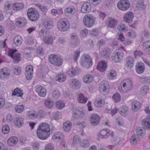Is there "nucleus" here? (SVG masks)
<instances>
[{
  "mask_svg": "<svg viewBox=\"0 0 150 150\" xmlns=\"http://www.w3.org/2000/svg\"><path fill=\"white\" fill-rule=\"evenodd\" d=\"M132 104V109L134 112H137L138 110L141 107V104L138 101H134Z\"/></svg>",
  "mask_w": 150,
  "mask_h": 150,
  "instance_id": "obj_34",
  "label": "nucleus"
},
{
  "mask_svg": "<svg viewBox=\"0 0 150 150\" xmlns=\"http://www.w3.org/2000/svg\"><path fill=\"white\" fill-rule=\"evenodd\" d=\"M24 7L22 3H16L14 4L13 8L14 10H18L22 9Z\"/></svg>",
  "mask_w": 150,
  "mask_h": 150,
  "instance_id": "obj_42",
  "label": "nucleus"
},
{
  "mask_svg": "<svg viewBox=\"0 0 150 150\" xmlns=\"http://www.w3.org/2000/svg\"><path fill=\"white\" fill-rule=\"evenodd\" d=\"M140 140V137L138 134H133L130 140V142L132 143H136Z\"/></svg>",
  "mask_w": 150,
  "mask_h": 150,
  "instance_id": "obj_41",
  "label": "nucleus"
},
{
  "mask_svg": "<svg viewBox=\"0 0 150 150\" xmlns=\"http://www.w3.org/2000/svg\"><path fill=\"white\" fill-rule=\"evenodd\" d=\"M27 15L29 19L33 22L38 20L39 17L38 11L35 8L29 9L27 11Z\"/></svg>",
  "mask_w": 150,
  "mask_h": 150,
  "instance_id": "obj_5",
  "label": "nucleus"
},
{
  "mask_svg": "<svg viewBox=\"0 0 150 150\" xmlns=\"http://www.w3.org/2000/svg\"><path fill=\"white\" fill-rule=\"evenodd\" d=\"M97 67L98 70L103 72L107 67L106 63L103 61H100L98 63Z\"/></svg>",
  "mask_w": 150,
  "mask_h": 150,
  "instance_id": "obj_27",
  "label": "nucleus"
},
{
  "mask_svg": "<svg viewBox=\"0 0 150 150\" xmlns=\"http://www.w3.org/2000/svg\"><path fill=\"white\" fill-rule=\"evenodd\" d=\"M116 72L114 70H111L107 74V78L109 79H113L116 76Z\"/></svg>",
  "mask_w": 150,
  "mask_h": 150,
  "instance_id": "obj_47",
  "label": "nucleus"
},
{
  "mask_svg": "<svg viewBox=\"0 0 150 150\" xmlns=\"http://www.w3.org/2000/svg\"><path fill=\"white\" fill-rule=\"evenodd\" d=\"M109 53L106 50H104L101 52V57L103 58H107L109 56Z\"/></svg>",
  "mask_w": 150,
  "mask_h": 150,
  "instance_id": "obj_62",
  "label": "nucleus"
},
{
  "mask_svg": "<svg viewBox=\"0 0 150 150\" xmlns=\"http://www.w3.org/2000/svg\"><path fill=\"white\" fill-rule=\"evenodd\" d=\"M117 28L119 31L121 32L126 30L127 28L124 24L121 23L118 25Z\"/></svg>",
  "mask_w": 150,
  "mask_h": 150,
  "instance_id": "obj_57",
  "label": "nucleus"
},
{
  "mask_svg": "<svg viewBox=\"0 0 150 150\" xmlns=\"http://www.w3.org/2000/svg\"><path fill=\"white\" fill-rule=\"evenodd\" d=\"M69 85L71 87L76 90L79 89L81 86L80 81L74 78L70 80Z\"/></svg>",
  "mask_w": 150,
  "mask_h": 150,
  "instance_id": "obj_18",
  "label": "nucleus"
},
{
  "mask_svg": "<svg viewBox=\"0 0 150 150\" xmlns=\"http://www.w3.org/2000/svg\"><path fill=\"white\" fill-rule=\"evenodd\" d=\"M142 124L146 129H150V117L144 119L142 122Z\"/></svg>",
  "mask_w": 150,
  "mask_h": 150,
  "instance_id": "obj_29",
  "label": "nucleus"
},
{
  "mask_svg": "<svg viewBox=\"0 0 150 150\" xmlns=\"http://www.w3.org/2000/svg\"><path fill=\"white\" fill-rule=\"evenodd\" d=\"M148 89V87L147 86H143L141 89L140 91L141 94L144 95L146 94L147 91Z\"/></svg>",
  "mask_w": 150,
  "mask_h": 150,
  "instance_id": "obj_60",
  "label": "nucleus"
},
{
  "mask_svg": "<svg viewBox=\"0 0 150 150\" xmlns=\"http://www.w3.org/2000/svg\"><path fill=\"white\" fill-rule=\"evenodd\" d=\"M35 91L38 93L40 96L44 97L46 95V90L41 86H37L35 87Z\"/></svg>",
  "mask_w": 150,
  "mask_h": 150,
  "instance_id": "obj_17",
  "label": "nucleus"
},
{
  "mask_svg": "<svg viewBox=\"0 0 150 150\" xmlns=\"http://www.w3.org/2000/svg\"><path fill=\"white\" fill-rule=\"evenodd\" d=\"M123 56L122 51L120 49H117L114 51L112 54V59L114 62H117L122 59Z\"/></svg>",
  "mask_w": 150,
  "mask_h": 150,
  "instance_id": "obj_9",
  "label": "nucleus"
},
{
  "mask_svg": "<svg viewBox=\"0 0 150 150\" xmlns=\"http://www.w3.org/2000/svg\"><path fill=\"white\" fill-rule=\"evenodd\" d=\"M46 113L44 110H40L38 113V118L39 119L42 118L46 116Z\"/></svg>",
  "mask_w": 150,
  "mask_h": 150,
  "instance_id": "obj_55",
  "label": "nucleus"
},
{
  "mask_svg": "<svg viewBox=\"0 0 150 150\" xmlns=\"http://www.w3.org/2000/svg\"><path fill=\"white\" fill-rule=\"evenodd\" d=\"M96 18L90 14L85 15L83 17V22L84 25L87 27H91L95 22Z\"/></svg>",
  "mask_w": 150,
  "mask_h": 150,
  "instance_id": "obj_2",
  "label": "nucleus"
},
{
  "mask_svg": "<svg viewBox=\"0 0 150 150\" xmlns=\"http://www.w3.org/2000/svg\"><path fill=\"white\" fill-rule=\"evenodd\" d=\"M127 35L131 38H135L136 35V34L133 30H130L127 32Z\"/></svg>",
  "mask_w": 150,
  "mask_h": 150,
  "instance_id": "obj_58",
  "label": "nucleus"
},
{
  "mask_svg": "<svg viewBox=\"0 0 150 150\" xmlns=\"http://www.w3.org/2000/svg\"><path fill=\"white\" fill-rule=\"evenodd\" d=\"M10 76V71L7 68L5 67L1 69L0 71V77L2 79L8 78Z\"/></svg>",
  "mask_w": 150,
  "mask_h": 150,
  "instance_id": "obj_12",
  "label": "nucleus"
},
{
  "mask_svg": "<svg viewBox=\"0 0 150 150\" xmlns=\"http://www.w3.org/2000/svg\"><path fill=\"white\" fill-rule=\"evenodd\" d=\"M120 111V114L124 116H125L128 113V108L127 106L124 105L121 106Z\"/></svg>",
  "mask_w": 150,
  "mask_h": 150,
  "instance_id": "obj_40",
  "label": "nucleus"
},
{
  "mask_svg": "<svg viewBox=\"0 0 150 150\" xmlns=\"http://www.w3.org/2000/svg\"><path fill=\"white\" fill-rule=\"evenodd\" d=\"M90 145V142L89 140L85 139L81 141V146L83 148H86L88 147Z\"/></svg>",
  "mask_w": 150,
  "mask_h": 150,
  "instance_id": "obj_48",
  "label": "nucleus"
},
{
  "mask_svg": "<svg viewBox=\"0 0 150 150\" xmlns=\"http://www.w3.org/2000/svg\"><path fill=\"white\" fill-rule=\"evenodd\" d=\"M23 41L22 37L19 35L16 36L13 40L12 45L14 47L20 45Z\"/></svg>",
  "mask_w": 150,
  "mask_h": 150,
  "instance_id": "obj_23",
  "label": "nucleus"
},
{
  "mask_svg": "<svg viewBox=\"0 0 150 150\" xmlns=\"http://www.w3.org/2000/svg\"><path fill=\"white\" fill-rule=\"evenodd\" d=\"M57 27L58 29L61 31H66L70 27L69 22L66 19L62 18L59 21Z\"/></svg>",
  "mask_w": 150,
  "mask_h": 150,
  "instance_id": "obj_6",
  "label": "nucleus"
},
{
  "mask_svg": "<svg viewBox=\"0 0 150 150\" xmlns=\"http://www.w3.org/2000/svg\"><path fill=\"white\" fill-rule=\"evenodd\" d=\"M121 86L124 92H127L130 91L132 87L131 79H127L124 80L121 83Z\"/></svg>",
  "mask_w": 150,
  "mask_h": 150,
  "instance_id": "obj_3",
  "label": "nucleus"
},
{
  "mask_svg": "<svg viewBox=\"0 0 150 150\" xmlns=\"http://www.w3.org/2000/svg\"><path fill=\"white\" fill-rule=\"evenodd\" d=\"M24 108V106L23 105H18L16 106L15 108L16 111L18 113L22 112Z\"/></svg>",
  "mask_w": 150,
  "mask_h": 150,
  "instance_id": "obj_49",
  "label": "nucleus"
},
{
  "mask_svg": "<svg viewBox=\"0 0 150 150\" xmlns=\"http://www.w3.org/2000/svg\"><path fill=\"white\" fill-rule=\"evenodd\" d=\"M77 99L78 101L80 103H85L86 102L87 100V98L85 97L83 94L81 93H80L78 94Z\"/></svg>",
  "mask_w": 150,
  "mask_h": 150,
  "instance_id": "obj_38",
  "label": "nucleus"
},
{
  "mask_svg": "<svg viewBox=\"0 0 150 150\" xmlns=\"http://www.w3.org/2000/svg\"><path fill=\"white\" fill-rule=\"evenodd\" d=\"M18 142V139L15 136L10 137L8 139L7 143L10 146H14L16 145Z\"/></svg>",
  "mask_w": 150,
  "mask_h": 150,
  "instance_id": "obj_25",
  "label": "nucleus"
},
{
  "mask_svg": "<svg viewBox=\"0 0 150 150\" xmlns=\"http://www.w3.org/2000/svg\"><path fill=\"white\" fill-rule=\"evenodd\" d=\"M55 79L59 82H62L64 81L66 79V75L63 74H59L55 77Z\"/></svg>",
  "mask_w": 150,
  "mask_h": 150,
  "instance_id": "obj_35",
  "label": "nucleus"
},
{
  "mask_svg": "<svg viewBox=\"0 0 150 150\" xmlns=\"http://www.w3.org/2000/svg\"><path fill=\"white\" fill-rule=\"evenodd\" d=\"M46 35L43 39L44 42L47 44H52L53 42V37L49 33Z\"/></svg>",
  "mask_w": 150,
  "mask_h": 150,
  "instance_id": "obj_28",
  "label": "nucleus"
},
{
  "mask_svg": "<svg viewBox=\"0 0 150 150\" xmlns=\"http://www.w3.org/2000/svg\"><path fill=\"white\" fill-rule=\"evenodd\" d=\"M126 66L130 68L132 67L134 65V59L132 57L129 56L126 59Z\"/></svg>",
  "mask_w": 150,
  "mask_h": 150,
  "instance_id": "obj_36",
  "label": "nucleus"
},
{
  "mask_svg": "<svg viewBox=\"0 0 150 150\" xmlns=\"http://www.w3.org/2000/svg\"><path fill=\"white\" fill-rule=\"evenodd\" d=\"M71 126V123L69 121L65 122L63 123L64 129L67 132H68L70 130Z\"/></svg>",
  "mask_w": 150,
  "mask_h": 150,
  "instance_id": "obj_37",
  "label": "nucleus"
},
{
  "mask_svg": "<svg viewBox=\"0 0 150 150\" xmlns=\"http://www.w3.org/2000/svg\"><path fill=\"white\" fill-rule=\"evenodd\" d=\"M25 72L26 78L28 80H30L32 78L33 73V67L30 65H28L25 68Z\"/></svg>",
  "mask_w": 150,
  "mask_h": 150,
  "instance_id": "obj_13",
  "label": "nucleus"
},
{
  "mask_svg": "<svg viewBox=\"0 0 150 150\" xmlns=\"http://www.w3.org/2000/svg\"><path fill=\"white\" fill-rule=\"evenodd\" d=\"M27 117L30 119L33 120L38 117V113L35 110L30 111L27 113Z\"/></svg>",
  "mask_w": 150,
  "mask_h": 150,
  "instance_id": "obj_33",
  "label": "nucleus"
},
{
  "mask_svg": "<svg viewBox=\"0 0 150 150\" xmlns=\"http://www.w3.org/2000/svg\"><path fill=\"white\" fill-rule=\"evenodd\" d=\"M143 47L145 49V50L149 54H150V40H147L144 42Z\"/></svg>",
  "mask_w": 150,
  "mask_h": 150,
  "instance_id": "obj_45",
  "label": "nucleus"
},
{
  "mask_svg": "<svg viewBox=\"0 0 150 150\" xmlns=\"http://www.w3.org/2000/svg\"><path fill=\"white\" fill-rule=\"evenodd\" d=\"M117 6L119 9L125 11L129 9L130 4L128 1L121 0L118 3Z\"/></svg>",
  "mask_w": 150,
  "mask_h": 150,
  "instance_id": "obj_10",
  "label": "nucleus"
},
{
  "mask_svg": "<svg viewBox=\"0 0 150 150\" xmlns=\"http://www.w3.org/2000/svg\"><path fill=\"white\" fill-rule=\"evenodd\" d=\"M136 134L140 136H143L144 134V131L140 127H138L136 129Z\"/></svg>",
  "mask_w": 150,
  "mask_h": 150,
  "instance_id": "obj_59",
  "label": "nucleus"
},
{
  "mask_svg": "<svg viewBox=\"0 0 150 150\" xmlns=\"http://www.w3.org/2000/svg\"><path fill=\"white\" fill-rule=\"evenodd\" d=\"M85 114L82 109H78L75 110L71 117V120L76 121L79 119H82L85 117Z\"/></svg>",
  "mask_w": 150,
  "mask_h": 150,
  "instance_id": "obj_8",
  "label": "nucleus"
},
{
  "mask_svg": "<svg viewBox=\"0 0 150 150\" xmlns=\"http://www.w3.org/2000/svg\"><path fill=\"white\" fill-rule=\"evenodd\" d=\"M110 134L111 136L113 137L114 135L113 132H112L110 133L109 129H103L100 131L99 137L102 139H106L109 137Z\"/></svg>",
  "mask_w": 150,
  "mask_h": 150,
  "instance_id": "obj_14",
  "label": "nucleus"
},
{
  "mask_svg": "<svg viewBox=\"0 0 150 150\" xmlns=\"http://www.w3.org/2000/svg\"><path fill=\"white\" fill-rule=\"evenodd\" d=\"M24 119L23 118L18 117H16L14 121L15 125L18 127H21L23 124Z\"/></svg>",
  "mask_w": 150,
  "mask_h": 150,
  "instance_id": "obj_32",
  "label": "nucleus"
},
{
  "mask_svg": "<svg viewBox=\"0 0 150 150\" xmlns=\"http://www.w3.org/2000/svg\"><path fill=\"white\" fill-rule=\"evenodd\" d=\"M52 97L55 99H57L60 96V93L58 90H55L52 91Z\"/></svg>",
  "mask_w": 150,
  "mask_h": 150,
  "instance_id": "obj_52",
  "label": "nucleus"
},
{
  "mask_svg": "<svg viewBox=\"0 0 150 150\" xmlns=\"http://www.w3.org/2000/svg\"><path fill=\"white\" fill-rule=\"evenodd\" d=\"M44 104L45 106L48 108H51L54 104V101L50 98H48L45 100Z\"/></svg>",
  "mask_w": 150,
  "mask_h": 150,
  "instance_id": "obj_39",
  "label": "nucleus"
},
{
  "mask_svg": "<svg viewBox=\"0 0 150 150\" xmlns=\"http://www.w3.org/2000/svg\"><path fill=\"white\" fill-rule=\"evenodd\" d=\"M91 9V6L90 4L88 2H85L82 5L81 7V11L83 13H89Z\"/></svg>",
  "mask_w": 150,
  "mask_h": 150,
  "instance_id": "obj_20",
  "label": "nucleus"
},
{
  "mask_svg": "<svg viewBox=\"0 0 150 150\" xmlns=\"http://www.w3.org/2000/svg\"><path fill=\"white\" fill-rule=\"evenodd\" d=\"M65 106V104L63 101H59L56 102V106L57 108L59 109H61Z\"/></svg>",
  "mask_w": 150,
  "mask_h": 150,
  "instance_id": "obj_50",
  "label": "nucleus"
},
{
  "mask_svg": "<svg viewBox=\"0 0 150 150\" xmlns=\"http://www.w3.org/2000/svg\"><path fill=\"white\" fill-rule=\"evenodd\" d=\"M100 120V117L97 114H93L91 117L90 122L93 126H96L98 125Z\"/></svg>",
  "mask_w": 150,
  "mask_h": 150,
  "instance_id": "obj_15",
  "label": "nucleus"
},
{
  "mask_svg": "<svg viewBox=\"0 0 150 150\" xmlns=\"http://www.w3.org/2000/svg\"><path fill=\"white\" fill-rule=\"evenodd\" d=\"M134 16L132 12H129L125 13L123 16L124 20L129 23H131L133 20Z\"/></svg>",
  "mask_w": 150,
  "mask_h": 150,
  "instance_id": "obj_21",
  "label": "nucleus"
},
{
  "mask_svg": "<svg viewBox=\"0 0 150 150\" xmlns=\"http://www.w3.org/2000/svg\"><path fill=\"white\" fill-rule=\"evenodd\" d=\"M43 25L46 28L50 29L53 27V24L51 20L45 19L43 22Z\"/></svg>",
  "mask_w": 150,
  "mask_h": 150,
  "instance_id": "obj_31",
  "label": "nucleus"
},
{
  "mask_svg": "<svg viewBox=\"0 0 150 150\" xmlns=\"http://www.w3.org/2000/svg\"><path fill=\"white\" fill-rule=\"evenodd\" d=\"M145 69L144 63L140 62H137L136 65V70L137 72L139 74L142 73Z\"/></svg>",
  "mask_w": 150,
  "mask_h": 150,
  "instance_id": "obj_22",
  "label": "nucleus"
},
{
  "mask_svg": "<svg viewBox=\"0 0 150 150\" xmlns=\"http://www.w3.org/2000/svg\"><path fill=\"white\" fill-rule=\"evenodd\" d=\"M10 129L7 125H5L2 127V133L4 134H8L9 132Z\"/></svg>",
  "mask_w": 150,
  "mask_h": 150,
  "instance_id": "obj_53",
  "label": "nucleus"
},
{
  "mask_svg": "<svg viewBox=\"0 0 150 150\" xmlns=\"http://www.w3.org/2000/svg\"><path fill=\"white\" fill-rule=\"evenodd\" d=\"M27 21L25 18L22 19L21 21H18L16 22V25L19 27H23L26 24Z\"/></svg>",
  "mask_w": 150,
  "mask_h": 150,
  "instance_id": "obj_46",
  "label": "nucleus"
},
{
  "mask_svg": "<svg viewBox=\"0 0 150 150\" xmlns=\"http://www.w3.org/2000/svg\"><path fill=\"white\" fill-rule=\"evenodd\" d=\"M12 58L15 61V63H18L20 61V55L19 53H16Z\"/></svg>",
  "mask_w": 150,
  "mask_h": 150,
  "instance_id": "obj_54",
  "label": "nucleus"
},
{
  "mask_svg": "<svg viewBox=\"0 0 150 150\" xmlns=\"http://www.w3.org/2000/svg\"><path fill=\"white\" fill-rule=\"evenodd\" d=\"M68 72L69 74L71 73V75H76L79 73L80 69L77 67H72V69H70Z\"/></svg>",
  "mask_w": 150,
  "mask_h": 150,
  "instance_id": "obj_43",
  "label": "nucleus"
},
{
  "mask_svg": "<svg viewBox=\"0 0 150 150\" xmlns=\"http://www.w3.org/2000/svg\"><path fill=\"white\" fill-rule=\"evenodd\" d=\"M64 137V136L62 133L57 132H55L53 135L52 139L55 140L63 141Z\"/></svg>",
  "mask_w": 150,
  "mask_h": 150,
  "instance_id": "obj_26",
  "label": "nucleus"
},
{
  "mask_svg": "<svg viewBox=\"0 0 150 150\" xmlns=\"http://www.w3.org/2000/svg\"><path fill=\"white\" fill-rule=\"evenodd\" d=\"M118 36L119 37L118 38V40L122 42H124V43L126 45H129L132 43L131 41H125V38L122 34H120Z\"/></svg>",
  "mask_w": 150,
  "mask_h": 150,
  "instance_id": "obj_44",
  "label": "nucleus"
},
{
  "mask_svg": "<svg viewBox=\"0 0 150 150\" xmlns=\"http://www.w3.org/2000/svg\"><path fill=\"white\" fill-rule=\"evenodd\" d=\"M112 98L114 100V101L117 103L120 101L121 96L119 93H117L113 96Z\"/></svg>",
  "mask_w": 150,
  "mask_h": 150,
  "instance_id": "obj_51",
  "label": "nucleus"
},
{
  "mask_svg": "<svg viewBox=\"0 0 150 150\" xmlns=\"http://www.w3.org/2000/svg\"><path fill=\"white\" fill-rule=\"evenodd\" d=\"M99 87L100 92H108L109 91V85L106 81H101Z\"/></svg>",
  "mask_w": 150,
  "mask_h": 150,
  "instance_id": "obj_16",
  "label": "nucleus"
},
{
  "mask_svg": "<svg viewBox=\"0 0 150 150\" xmlns=\"http://www.w3.org/2000/svg\"><path fill=\"white\" fill-rule=\"evenodd\" d=\"M76 12V8L73 6H71L66 8L64 11L65 14L67 16L73 15Z\"/></svg>",
  "mask_w": 150,
  "mask_h": 150,
  "instance_id": "obj_24",
  "label": "nucleus"
},
{
  "mask_svg": "<svg viewBox=\"0 0 150 150\" xmlns=\"http://www.w3.org/2000/svg\"><path fill=\"white\" fill-rule=\"evenodd\" d=\"M80 138L79 136L78 135H75L74 137L73 142L72 145L73 146H75V144L78 143L80 141Z\"/></svg>",
  "mask_w": 150,
  "mask_h": 150,
  "instance_id": "obj_56",
  "label": "nucleus"
},
{
  "mask_svg": "<svg viewBox=\"0 0 150 150\" xmlns=\"http://www.w3.org/2000/svg\"><path fill=\"white\" fill-rule=\"evenodd\" d=\"M30 50V48L29 47L25 48L24 50V54L28 57H30L31 56Z\"/></svg>",
  "mask_w": 150,
  "mask_h": 150,
  "instance_id": "obj_61",
  "label": "nucleus"
},
{
  "mask_svg": "<svg viewBox=\"0 0 150 150\" xmlns=\"http://www.w3.org/2000/svg\"><path fill=\"white\" fill-rule=\"evenodd\" d=\"M118 23L117 20L112 18H109L106 21V24L109 27L114 28Z\"/></svg>",
  "mask_w": 150,
  "mask_h": 150,
  "instance_id": "obj_19",
  "label": "nucleus"
},
{
  "mask_svg": "<svg viewBox=\"0 0 150 150\" xmlns=\"http://www.w3.org/2000/svg\"><path fill=\"white\" fill-rule=\"evenodd\" d=\"M93 76L92 74H88L84 76L83 78V82L88 84L91 83L93 80Z\"/></svg>",
  "mask_w": 150,
  "mask_h": 150,
  "instance_id": "obj_30",
  "label": "nucleus"
},
{
  "mask_svg": "<svg viewBox=\"0 0 150 150\" xmlns=\"http://www.w3.org/2000/svg\"><path fill=\"white\" fill-rule=\"evenodd\" d=\"M37 133L40 139L44 140L47 139L50 134V129L49 125L45 122L40 124L37 129Z\"/></svg>",
  "mask_w": 150,
  "mask_h": 150,
  "instance_id": "obj_1",
  "label": "nucleus"
},
{
  "mask_svg": "<svg viewBox=\"0 0 150 150\" xmlns=\"http://www.w3.org/2000/svg\"><path fill=\"white\" fill-rule=\"evenodd\" d=\"M70 36L71 39L70 45L73 47L78 46L79 45L78 35L75 33H72Z\"/></svg>",
  "mask_w": 150,
  "mask_h": 150,
  "instance_id": "obj_11",
  "label": "nucleus"
},
{
  "mask_svg": "<svg viewBox=\"0 0 150 150\" xmlns=\"http://www.w3.org/2000/svg\"><path fill=\"white\" fill-rule=\"evenodd\" d=\"M49 60L51 64L55 66H60L63 63L62 59L55 54L50 55L49 56Z\"/></svg>",
  "mask_w": 150,
  "mask_h": 150,
  "instance_id": "obj_4",
  "label": "nucleus"
},
{
  "mask_svg": "<svg viewBox=\"0 0 150 150\" xmlns=\"http://www.w3.org/2000/svg\"><path fill=\"white\" fill-rule=\"evenodd\" d=\"M21 67L16 66L14 70V73L17 75H19L21 73Z\"/></svg>",
  "mask_w": 150,
  "mask_h": 150,
  "instance_id": "obj_64",
  "label": "nucleus"
},
{
  "mask_svg": "<svg viewBox=\"0 0 150 150\" xmlns=\"http://www.w3.org/2000/svg\"><path fill=\"white\" fill-rule=\"evenodd\" d=\"M48 33L46 31H45L43 29H41L39 33V35L40 37L43 38V39L46 36V35Z\"/></svg>",
  "mask_w": 150,
  "mask_h": 150,
  "instance_id": "obj_63",
  "label": "nucleus"
},
{
  "mask_svg": "<svg viewBox=\"0 0 150 150\" xmlns=\"http://www.w3.org/2000/svg\"><path fill=\"white\" fill-rule=\"evenodd\" d=\"M81 64L83 67L88 69L93 64L92 59L88 55L85 54L82 59Z\"/></svg>",
  "mask_w": 150,
  "mask_h": 150,
  "instance_id": "obj_7",
  "label": "nucleus"
}]
</instances>
